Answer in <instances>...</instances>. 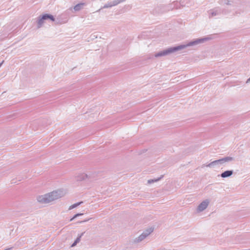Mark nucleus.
Returning a JSON list of instances; mask_svg holds the SVG:
<instances>
[{"label":"nucleus","instance_id":"10","mask_svg":"<svg viewBox=\"0 0 250 250\" xmlns=\"http://www.w3.org/2000/svg\"><path fill=\"white\" fill-rule=\"evenodd\" d=\"M82 202H80V203H76V204H74L72 205H71L70 207H69V209H72L74 208H76V207H77L78 206H79V205H80L81 204Z\"/></svg>","mask_w":250,"mask_h":250},{"label":"nucleus","instance_id":"1","mask_svg":"<svg viewBox=\"0 0 250 250\" xmlns=\"http://www.w3.org/2000/svg\"><path fill=\"white\" fill-rule=\"evenodd\" d=\"M63 195L61 191H54L51 193L40 196L38 198L39 202L42 203H48L54 200L57 199Z\"/></svg>","mask_w":250,"mask_h":250},{"label":"nucleus","instance_id":"7","mask_svg":"<svg viewBox=\"0 0 250 250\" xmlns=\"http://www.w3.org/2000/svg\"><path fill=\"white\" fill-rule=\"evenodd\" d=\"M83 5V3L78 4L76 5V6H75L74 9L76 11L79 10L80 9V8H81V6Z\"/></svg>","mask_w":250,"mask_h":250},{"label":"nucleus","instance_id":"9","mask_svg":"<svg viewBox=\"0 0 250 250\" xmlns=\"http://www.w3.org/2000/svg\"><path fill=\"white\" fill-rule=\"evenodd\" d=\"M81 236H80L79 237H78L74 243L72 245L71 247H74L78 243H79L81 240Z\"/></svg>","mask_w":250,"mask_h":250},{"label":"nucleus","instance_id":"3","mask_svg":"<svg viewBox=\"0 0 250 250\" xmlns=\"http://www.w3.org/2000/svg\"><path fill=\"white\" fill-rule=\"evenodd\" d=\"M233 157L230 156H227L222 158H220V165H225L233 161Z\"/></svg>","mask_w":250,"mask_h":250},{"label":"nucleus","instance_id":"6","mask_svg":"<svg viewBox=\"0 0 250 250\" xmlns=\"http://www.w3.org/2000/svg\"><path fill=\"white\" fill-rule=\"evenodd\" d=\"M233 174V171L232 170H227L225 172H223L221 174V176L222 178H227L231 176Z\"/></svg>","mask_w":250,"mask_h":250},{"label":"nucleus","instance_id":"14","mask_svg":"<svg viewBox=\"0 0 250 250\" xmlns=\"http://www.w3.org/2000/svg\"><path fill=\"white\" fill-rule=\"evenodd\" d=\"M151 231H152V230H151L149 232V233L150 232H151Z\"/></svg>","mask_w":250,"mask_h":250},{"label":"nucleus","instance_id":"2","mask_svg":"<svg viewBox=\"0 0 250 250\" xmlns=\"http://www.w3.org/2000/svg\"><path fill=\"white\" fill-rule=\"evenodd\" d=\"M193 43H194L193 42V43H191L187 45H180V46H178L176 47L170 48V49H169L164 51L162 53H161L160 54V55H166V54H168L169 53H171V52H174L175 51L183 49V48L186 47V46H187L188 45H192V44H193Z\"/></svg>","mask_w":250,"mask_h":250},{"label":"nucleus","instance_id":"4","mask_svg":"<svg viewBox=\"0 0 250 250\" xmlns=\"http://www.w3.org/2000/svg\"><path fill=\"white\" fill-rule=\"evenodd\" d=\"M209 202L208 200L202 202L198 207V210L201 211L206 209L208 205Z\"/></svg>","mask_w":250,"mask_h":250},{"label":"nucleus","instance_id":"5","mask_svg":"<svg viewBox=\"0 0 250 250\" xmlns=\"http://www.w3.org/2000/svg\"><path fill=\"white\" fill-rule=\"evenodd\" d=\"M50 19L52 21H54V18L53 17V16H52L51 15L45 14V15H44L42 17V19L39 20V24L41 25L42 23V22H43V20H46V19Z\"/></svg>","mask_w":250,"mask_h":250},{"label":"nucleus","instance_id":"16","mask_svg":"<svg viewBox=\"0 0 250 250\" xmlns=\"http://www.w3.org/2000/svg\"><path fill=\"white\" fill-rule=\"evenodd\" d=\"M1 65V64H0V65Z\"/></svg>","mask_w":250,"mask_h":250},{"label":"nucleus","instance_id":"8","mask_svg":"<svg viewBox=\"0 0 250 250\" xmlns=\"http://www.w3.org/2000/svg\"><path fill=\"white\" fill-rule=\"evenodd\" d=\"M233 3V0H224V3L227 5H231Z\"/></svg>","mask_w":250,"mask_h":250},{"label":"nucleus","instance_id":"15","mask_svg":"<svg viewBox=\"0 0 250 250\" xmlns=\"http://www.w3.org/2000/svg\"><path fill=\"white\" fill-rule=\"evenodd\" d=\"M143 236H144L143 234L141 236V237H143Z\"/></svg>","mask_w":250,"mask_h":250},{"label":"nucleus","instance_id":"11","mask_svg":"<svg viewBox=\"0 0 250 250\" xmlns=\"http://www.w3.org/2000/svg\"><path fill=\"white\" fill-rule=\"evenodd\" d=\"M83 215V214H82V213H78V214H77L75 215L74 216V217L70 219V221H72L73 219H74L77 216H78L79 215Z\"/></svg>","mask_w":250,"mask_h":250},{"label":"nucleus","instance_id":"12","mask_svg":"<svg viewBox=\"0 0 250 250\" xmlns=\"http://www.w3.org/2000/svg\"><path fill=\"white\" fill-rule=\"evenodd\" d=\"M205 39H200L198 41H196L195 42L196 43H198V42H203Z\"/></svg>","mask_w":250,"mask_h":250},{"label":"nucleus","instance_id":"13","mask_svg":"<svg viewBox=\"0 0 250 250\" xmlns=\"http://www.w3.org/2000/svg\"><path fill=\"white\" fill-rule=\"evenodd\" d=\"M250 82V77L248 79V80L247 81V83H248Z\"/></svg>","mask_w":250,"mask_h":250}]
</instances>
